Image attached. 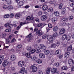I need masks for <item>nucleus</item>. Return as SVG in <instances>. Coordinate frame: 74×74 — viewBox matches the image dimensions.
I'll use <instances>...</instances> for the list:
<instances>
[{
  "instance_id": "obj_1",
  "label": "nucleus",
  "mask_w": 74,
  "mask_h": 74,
  "mask_svg": "<svg viewBox=\"0 0 74 74\" xmlns=\"http://www.w3.org/2000/svg\"><path fill=\"white\" fill-rule=\"evenodd\" d=\"M34 32H36V34L38 37H40V36H42V35H43V34H44L43 32L41 31H40V30H38V28L37 27L35 28L34 29Z\"/></svg>"
},
{
  "instance_id": "obj_2",
  "label": "nucleus",
  "mask_w": 74,
  "mask_h": 74,
  "mask_svg": "<svg viewBox=\"0 0 74 74\" xmlns=\"http://www.w3.org/2000/svg\"><path fill=\"white\" fill-rule=\"evenodd\" d=\"M62 40H64L66 39L67 41H69L71 39V36L69 35H67L66 34H64L62 36Z\"/></svg>"
},
{
  "instance_id": "obj_3",
  "label": "nucleus",
  "mask_w": 74,
  "mask_h": 74,
  "mask_svg": "<svg viewBox=\"0 0 74 74\" xmlns=\"http://www.w3.org/2000/svg\"><path fill=\"white\" fill-rule=\"evenodd\" d=\"M47 39L48 41L47 42V44H51L53 43V41L52 38V36H48L47 37Z\"/></svg>"
},
{
  "instance_id": "obj_4",
  "label": "nucleus",
  "mask_w": 74,
  "mask_h": 74,
  "mask_svg": "<svg viewBox=\"0 0 74 74\" xmlns=\"http://www.w3.org/2000/svg\"><path fill=\"white\" fill-rule=\"evenodd\" d=\"M31 69H32L33 72H36L37 70V68L36 67V65L34 64L31 66Z\"/></svg>"
},
{
  "instance_id": "obj_5",
  "label": "nucleus",
  "mask_w": 74,
  "mask_h": 74,
  "mask_svg": "<svg viewBox=\"0 0 74 74\" xmlns=\"http://www.w3.org/2000/svg\"><path fill=\"white\" fill-rule=\"evenodd\" d=\"M60 45V42L57 41L56 43L52 44L51 46V48H56V47H59Z\"/></svg>"
},
{
  "instance_id": "obj_6",
  "label": "nucleus",
  "mask_w": 74,
  "mask_h": 74,
  "mask_svg": "<svg viewBox=\"0 0 74 74\" xmlns=\"http://www.w3.org/2000/svg\"><path fill=\"white\" fill-rule=\"evenodd\" d=\"M38 48L42 49V51H44L46 49V46L43 44H40L39 45Z\"/></svg>"
},
{
  "instance_id": "obj_7",
  "label": "nucleus",
  "mask_w": 74,
  "mask_h": 74,
  "mask_svg": "<svg viewBox=\"0 0 74 74\" xmlns=\"http://www.w3.org/2000/svg\"><path fill=\"white\" fill-rule=\"evenodd\" d=\"M18 64L19 67H23L25 64V62L23 61H20L18 62Z\"/></svg>"
},
{
  "instance_id": "obj_8",
  "label": "nucleus",
  "mask_w": 74,
  "mask_h": 74,
  "mask_svg": "<svg viewBox=\"0 0 74 74\" xmlns=\"http://www.w3.org/2000/svg\"><path fill=\"white\" fill-rule=\"evenodd\" d=\"M68 63L70 66H72L74 63V61L72 59H70L68 60Z\"/></svg>"
},
{
  "instance_id": "obj_9",
  "label": "nucleus",
  "mask_w": 74,
  "mask_h": 74,
  "mask_svg": "<svg viewBox=\"0 0 74 74\" xmlns=\"http://www.w3.org/2000/svg\"><path fill=\"white\" fill-rule=\"evenodd\" d=\"M48 9V6L47 5H44L42 7V11H46Z\"/></svg>"
},
{
  "instance_id": "obj_10",
  "label": "nucleus",
  "mask_w": 74,
  "mask_h": 74,
  "mask_svg": "<svg viewBox=\"0 0 74 74\" xmlns=\"http://www.w3.org/2000/svg\"><path fill=\"white\" fill-rule=\"evenodd\" d=\"M16 2L17 3H18L20 7L22 6L23 4V2L22 1H20V0H15Z\"/></svg>"
},
{
  "instance_id": "obj_11",
  "label": "nucleus",
  "mask_w": 74,
  "mask_h": 74,
  "mask_svg": "<svg viewBox=\"0 0 74 74\" xmlns=\"http://www.w3.org/2000/svg\"><path fill=\"white\" fill-rule=\"evenodd\" d=\"M33 19H34V18L33 16H31L30 18V16H28L26 17V20H28V22H30V21L32 20H33Z\"/></svg>"
},
{
  "instance_id": "obj_12",
  "label": "nucleus",
  "mask_w": 74,
  "mask_h": 74,
  "mask_svg": "<svg viewBox=\"0 0 74 74\" xmlns=\"http://www.w3.org/2000/svg\"><path fill=\"white\" fill-rule=\"evenodd\" d=\"M66 32V30L64 28H62L61 29L59 32V34L60 35H62L65 33Z\"/></svg>"
},
{
  "instance_id": "obj_13",
  "label": "nucleus",
  "mask_w": 74,
  "mask_h": 74,
  "mask_svg": "<svg viewBox=\"0 0 74 74\" xmlns=\"http://www.w3.org/2000/svg\"><path fill=\"white\" fill-rule=\"evenodd\" d=\"M38 57L40 58H42V59H44L45 58V56L44 54L42 53H40L39 54Z\"/></svg>"
},
{
  "instance_id": "obj_14",
  "label": "nucleus",
  "mask_w": 74,
  "mask_h": 74,
  "mask_svg": "<svg viewBox=\"0 0 74 74\" xmlns=\"http://www.w3.org/2000/svg\"><path fill=\"white\" fill-rule=\"evenodd\" d=\"M16 57L15 55H12L10 56V60L12 61H14L16 59Z\"/></svg>"
},
{
  "instance_id": "obj_15",
  "label": "nucleus",
  "mask_w": 74,
  "mask_h": 74,
  "mask_svg": "<svg viewBox=\"0 0 74 74\" xmlns=\"http://www.w3.org/2000/svg\"><path fill=\"white\" fill-rule=\"evenodd\" d=\"M8 62L7 61V60H5L3 62L2 65L3 67H6L8 65Z\"/></svg>"
},
{
  "instance_id": "obj_16",
  "label": "nucleus",
  "mask_w": 74,
  "mask_h": 74,
  "mask_svg": "<svg viewBox=\"0 0 74 74\" xmlns=\"http://www.w3.org/2000/svg\"><path fill=\"white\" fill-rule=\"evenodd\" d=\"M31 60L33 62H35V61L37 60V57H36V56H31Z\"/></svg>"
},
{
  "instance_id": "obj_17",
  "label": "nucleus",
  "mask_w": 74,
  "mask_h": 74,
  "mask_svg": "<svg viewBox=\"0 0 74 74\" xmlns=\"http://www.w3.org/2000/svg\"><path fill=\"white\" fill-rule=\"evenodd\" d=\"M25 56L27 58L30 59L32 57V55L30 53H27L25 54Z\"/></svg>"
},
{
  "instance_id": "obj_18",
  "label": "nucleus",
  "mask_w": 74,
  "mask_h": 74,
  "mask_svg": "<svg viewBox=\"0 0 74 74\" xmlns=\"http://www.w3.org/2000/svg\"><path fill=\"white\" fill-rule=\"evenodd\" d=\"M47 16L46 15H43L41 17V19L42 21H45L47 19Z\"/></svg>"
},
{
  "instance_id": "obj_19",
  "label": "nucleus",
  "mask_w": 74,
  "mask_h": 74,
  "mask_svg": "<svg viewBox=\"0 0 74 74\" xmlns=\"http://www.w3.org/2000/svg\"><path fill=\"white\" fill-rule=\"evenodd\" d=\"M53 14L57 17H58L60 15V13L58 11H55L53 13Z\"/></svg>"
},
{
  "instance_id": "obj_20",
  "label": "nucleus",
  "mask_w": 74,
  "mask_h": 74,
  "mask_svg": "<svg viewBox=\"0 0 74 74\" xmlns=\"http://www.w3.org/2000/svg\"><path fill=\"white\" fill-rule=\"evenodd\" d=\"M21 16V15L20 13L16 14L15 16V18L16 19H19Z\"/></svg>"
},
{
  "instance_id": "obj_21",
  "label": "nucleus",
  "mask_w": 74,
  "mask_h": 74,
  "mask_svg": "<svg viewBox=\"0 0 74 74\" xmlns=\"http://www.w3.org/2000/svg\"><path fill=\"white\" fill-rule=\"evenodd\" d=\"M51 21L53 23H56L58 21V18L56 17H54L51 19Z\"/></svg>"
},
{
  "instance_id": "obj_22",
  "label": "nucleus",
  "mask_w": 74,
  "mask_h": 74,
  "mask_svg": "<svg viewBox=\"0 0 74 74\" xmlns=\"http://www.w3.org/2000/svg\"><path fill=\"white\" fill-rule=\"evenodd\" d=\"M68 69V67L67 66H64L61 67V70H67Z\"/></svg>"
},
{
  "instance_id": "obj_23",
  "label": "nucleus",
  "mask_w": 74,
  "mask_h": 74,
  "mask_svg": "<svg viewBox=\"0 0 74 74\" xmlns=\"http://www.w3.org/2000/svg\"><path fill=\"white\" fill-rule=\"evenodd\" d=\"M8 10L10 11H12L13 10V6L11 5L8 6Z\"/></svg>"
},
{
  "instance_id": "obj_24",
  "label": "nucleus",
  "mask_w": 74,
  "mask_h": 74,
  "mask_svg": "<svg viewBox=\"0 0 74 74\" xmlns=\"http://www.w3.org/2000/svg\"><path fill=\"white\" fill-rule=\"evenodd\" d=\"M65 21H66V22H68V18H63L61 20V22H65Z\"/></svg>"
},
{
  "instance_id": "obj_25",
  "label": "nucleus",
  "mask_w": 74,
  "mask_h": 74,
  "mask_svg": "<svg viewBox=\"0 0 74 74\" xmlns=\"http://www.w3.org/2000/svg\"><path fill=\"white\" fill-rule=\"evenodd\" d=\"M37 27H40L41 28H42V27H44V24H43L42 23H40V24H38L37 25Z\"/></svg>"
},
{
  "instance_id": "obj_26",
  "label": "nucleus",
  "mask_w": 74,
  "mask_h": 74,
  "mask_svg": "<svg viewBox=\"0 0 74 74\" xmlns=\"http://www.w3.org/2000/svg\"><path fill=\"white\" fill-rule=\"evenodd\" d=\"M10 17V14H5L3 16V18L5 19H7L8 18Z\"/></svg>"
},
{
  "instance_id": "obj_27",
  "label": "nucleus",
  "mask_w": 74,
  "mask_h": 74,
  "mask_svg": "<svg viewBox=\"0 0 74 74\" xmlns=\"http://www.w3.org/2000/svg\"><path fill=\"white\" fill-rule=\"evenodd\" d=\"M36 62L38 64H41V63H42V60L41 59H38L36 60Z\"/></svg>"
},
{
  "instance_id": "obj_28",
  "label": "nucleus",
  "mask_w": 74,
  "mask_h": 74,
  "mask_svg": "<svg viewBox=\"0 0 74 74\" xmlns=\"http://www.w3.org/2000/svg\"><path fill=\"white\" fill-rule=\"evenodd\" d=\"M70 53H66L64 55L65 58H69V56H70Z\"/></svg>"
},
{
  "instance_id": "obj_29",
  "label": "nucleus",
  "mask_w": 74,
  "mask_h": 74,
  "mask_svg": "<svg viewBox=\"0 0 74 74\" xmlns=\"http://www.w3.org/2000/svg\"><path fill=\"white\" fill-rule=\"evenodd\" d=\"M56 71H57V69L56 68H54L51 70V72L52 74H53L54 73H55Z\"/></svg>"
},
{
  "instance_id": "obj_30",
  "label": "nucleus",
  "mask_w": 74,
  "mask_h": 74,
  "mask_svg": "<svg viewBox=\"0 0 74 74\" xmlns=\"http://www.w3.org/2000/svg\"><path fill=\"white\" fill-rule=\"evenodd\" d=\"M58 29V27L57 26H55L53 28V32H57Z\"/></svg>"
},
{
  "instance_id": "obj_31",
  "label": "nucleus",
  "mask_w": 74,
  "mask_h": 74,
  "mask_svg": "<svg viewBox=\"0 0 74 74\" xmlns=\"http://www.w3.org/2000/svg\"><path fill=\"white\" fill-rule=\"evenodd\" d=\"M67 25V26H69L70 25V23H61L60 24V25L61 26H65V25Z\"/></svg>"
},
{
  "instance_id": "obj_32",
  "label": "nucleus",
  "mask_w": 74,
  "mask_h": 74,
  "mask_svg": "<svg viewBox=\"0 0 74 74\" xmlns=\"http://www.w3.org/2000/svg\"><path fill=\"white\" fill-rule=\"evenodd\" d=\"M8 6L6 5H3V8L4 10H8Z\"/></svg>"
},
{
  "instance_id": "obj_33",
  "label": "nucleus",
  "mask_w": 74,
  "mask_h": 74,
  "mask_svg": "<svg viewBox=\"0 0 74 74\" xmlns=\"http://www.w3.org/2000/svg\"><path fill=\"white\" fill-rule=\"evenodd\" d=\"M53 8H50L48 9L47 11L49 12H53Z\"/></svg>"
},
{
  "instance_id": "obj_34",
  "label": "nucleus",
  "mask_w": 74,
  "mask_h": 74,
  "mask_svg": "<svg viewBox=\"0 0 74 74\" xmlns=\"http://www.w3.org/2000/svg\"><path fill=\"white\" fill-rule=\"evenodd\" d=\"M36 51V50L34 49H33L32 50H30L29 51L30 53H31V54H33V53H34Z\"/></svg>"
},
{
  "instance_id": "obj_35",
  "label": "nucleus",
  "mask_w": 74,
  "mask_h": 74,
  "mask_svg": "<svg viewBox=\"0 0 74 74\" xmlns=\"http://www.w3.org/2000/svg\"><path fill=\"white\" fill-rule=\"evenodd\" d=\"M55 62V60L54 58H51L50 59V62L51 63V64H52L53 63H54Z\"/></svg>"
},
{
  "instance_id": "obj_36",
  "label": "nucleus",
  "mask_w": 74,
  "mask_h": 74,
  "mask_svg": "<svg viewBox=\"0 0 74 74\" xmlns=\"http://www.w3.org/2000/svg\"><path fill=\"white\" fill-rule=\"evenodd\" d=\"M58 32H56L55 33H54L53 34V37H56L57 36H58Z\"/></svg>"
},
{
  "instance_id": "obj_37",
  "label": "nucleus",
  "mask_w": 74,
  "mask_h": 74,
  "mask_svg": "<svg viewBox=\"0 0 74 74\" xmlns=\"http://www.w3.org/2000/svg\"><path fill=\"white\" fill-rule=\"evenodd\" d=\"M25 70V68L22 67L20 70V73H23V71H24Z\"/></svg>"
},
{
  "instance_id": "obj_38",
  "label": "nucleus",
  "mask_w": 74,
  "mask_h": 74,
  "mask_svg": "<svg viewBox=\"0 0 74 74\" xmlns=\"http://www.w3.org/2000/svg\"><path fill=\"white\" fill-rule=\"evenodd\" d=\"M50 53V51L48 50H46L45 51V55H48Z\"/></svg>"
},
{
  "instance_id": "obj_39",
  "label": "nucleus",
  "mask_w": 74,
  "mask_h": 74,
  "mask_svg": "<svg viewBox=\"0 0 74 74\" xmlns=\"http://www.w3.org/2000/svg\"><path fill=\"white\" fill-rule=\"evenodd\" d=\"M72 50V46H70L68 47L67 48V51H71Z\"/></svg>"
},
{
  "instance_id": "obj_40",
  "label": "nucleus",
  "mask_w": 74,
  "mask_h": 74,
  "mask_svg": "<svg viewBox=\"0 0 74 74\" xmlns=\"http://www.w3.org/2000/svg\"><path fill=\"white\" fill-rule=\"evenodd\" d=\"M66 11V9L65 8H62V9L61 13L62 14H64Z\"/></svg>"
},
{
  "instance_id": "obj_41",
  "label": "nucleus",
  "mask_w": 74,
  "mask_h": 74,
  "mask_svg": "<svg viewBox=\"0 0 74 74\" xmlns=\"http://www.w3.org/2000/svg\"><path fill=\"white\" fill-rule=\"evenodd\" d=\"M51 71V68H48L47 70L46 71V73L47 74H49V73H50V71Z\"/></svg>"
},
{
  "instance_id": "obj_42",
  "label": "nucleus",
  "mask_w": 74,
  "mask_h": 74,
  "mask_svg": "<svg viewBox=\"0 0 74 74\" xmlns=\"http://www.w3.org/2000/svg\"><path fill=\"white\" fill-rule=\"evenodd\" d=\"M27 50V51H30L32 49V47L31 46H28L26 48Z\"/></svg>"
},
{
  "instance_id": "obj_43",
  "label": "nucleus",
  "mask_w": 74,
  "mask_h": 74,
  "mask_svg": "<svg viewBox=\"0 0 74 74\" xmlns=\"http://www.w3.org/2000/svg\"><path fill=\"white\" fill-rule=\"evenodd\" d=\"M32 34H30L28 35L26 37L27 38H32Z\"/></svg>"
},
{
  "instance_id": "obj_44",
  "label": "nucleus",
  "mask_w": 74,
  "mask_h": 74,
  "mask_svg": "<svg viewBox=\"0 0 74 74\" xmlns=\"http://www.w3.org/2000/svg\"><path fill=\"white\" fill-rule=\"evenodd\" d=\"M6 2L8 4H11L12 3L11 0H6Z\"/></svg>"
},
{
  "instance_id": "obj_45",
  "label": "nucleus",
  "mask_w": 74,
  "mask_h": 74,
  "mask_svg": "<svg viewBox=\"0 0 74 74\" xmlns=\"http://www.w3.org/2000/svg\"><path fill=\"white\" fill-rule=\"evenodd\" d=\"M12 27H13L12 25V24H10V23H9V25H8V29H12Z\"/></svg>"
},
{
  "instance_id": "obj_46",
  "label": "nucleus",
  "mask_w": 74,
  "mask_h": 74,
  "mask_svg": "<svg viewBox=\"0 0 74 74\" xmlns=\"http://www.w3.org/2000/svg\"><path fill=\"white\" fill-rule=\"evenodd\" d=\"M54 65L56 66V67H59V65H60V64L58 62H57V63H54Z\"/></svg>"
},
{
  "instance_id": "obj_47",
  "label": "nucleus",
  "mask_w": 74,
  "mask_h": 74,
  "mask_svg": "<svg viewBox=\"0 0 74 74\" xmlns=\"http://www.w3.org/2000/svg\"><path fill=\"white\" fill-rule=\"evenodd\" d=\"M47 37H48L47 35H44L42 36V39H45Z\"/></svg>"
},
{
  "instance_id": "obj_48",
  "label": "nucleus",
  "mask_w": 74,
  "mask_h": 74,
  "mask_svg": "<svg viewBox=\"0 0 74 74\" xmlns=\"http://www.w3.org/2000/svg\"><path fill=\"white\" fill-rule=\"evenodd\" d=\"M33 44L34 48H37V47L38 45L37 44V43H34Z\"/></svg>"
},
{
  "instance_id": "obj_49",
  "label": "nucleus",
  "mask_w": 74,
  "mask_h": 74,
  "mask_svg": "<svg viewBox=\"0 0 74 74\" xmlns=\"http://www.w3.org/2000/svg\"><path fill=\"white\" fill-rule=\"evenodd\" d=\"M42 14V11H39L38 12V16H41Z\"/></svg>"
},
{
  "instance_id": "obj_50",
  "label": "nucleus",
  "mask_w": 74,
  "mask_h": 74,
  "mask_svg": "<svg viewBox=\"0 0 74 74\" xmlns=\"http://www.w3.org/2000/svg\"><path fill=\"white\" fill-rule=\"evenodd\" d=\"M49 2L50 3V4H54V1H51V0H49Z\"/></svg>"
},
{
  "instance_id": "obj_51",
  "label": "nucleus",
  "mask_w": 74,
  "mask_h": 74,
  "mask_svg": "<svg viewBox=\"0 0 74 74\" xmlns=\"http://www.w3.org/2000/svg\"><path fill=\"white\" fill-rule=\"evenodd\" d=\"M32 41V38H28L27 39V41L28 42H31Z\"/></svg>"
},
{
  "instance_id": "obj_52",
  "label": "nucleus",
  "mask_w": 74,
  "mask_h": 74,
  "mask_svg": "<svg viewBox=\"0 0 74 74\" xmlns=\"http://www.w3.org/2000/svg\"><path fill=\"white\" fill-rule=\"evenodd\" d=\"M4 57L3 56H0V60L1 61L4 60Z\"/></svg>"
},
{
  "instance_id": "obj_53",
  "label": "nucleus",
  "mask_w": 74,
  "mask_h": 74,
  "mask_svg": "<svg viewBox=\"0 0 74 74\" xmlns=\"http://www.w3.org/2000/svg\"><path fill=\"white\" fill-rule=\"evenodd\" d=\"M9 17L10 18H14V14L13 13H11L10 15H9Z\"/></svg>"
},
{
  "instance_id": "obj_54",
  "label": "nucleus",
  "mask_w": 74,
  "mask_h": 74,
  "mask_svg": "<svg viewBox=\"0 0 74 74\" xmlns=\"http://www.w3.org/2000/svg\"><path fill=\"white\" fill-rule=\"evenodd\" d=\"M62 7H63V4L61 3L59 5V9H62Z\"/></svg>"
},
{
  "instance_id": "obj_55",
  "label": "nucleus",
  "mask_w": 74,
  "mask_h": 74,
  "mask_svg": "<svg viewBox=\"0 0 74 74\" xmlns=\"http://www.w3.org/2000/svg\"><path fill=\"white\" fill-rule=\"evenodd\" d=\"M63 54H62L58 56V58H59V59H62V58H63Z\"/></svg>"
},
{
  "instance_id": "obj_56",
  "label": "nucleus",
  "mask_w": 74,
  "mask_h": 74,
  "mask_svg": "<svg viewBox=\"0 0 74 74\" xmlns=\"http://www.w3.org/2000/svg\"><path fill=\"white\" fill-rule=\"evenodd\" d=\"M15 41L16 42V40L15 39V38H13V39H12V40L11 41V42H12H12H15Z\"/></svg>"
},
{
  "instance_id": "obj_57",
  "label": "nucleus",
  "mask_w": 74,
  "mask_h": 74,
  "mask_svg": "<svg viewBox=\"0 0 74 74\" xmlns=\"http://www.w3.org/2000/svg\"><path fill=\"white\" fill-rule=\"evenodd\" d=\"M59 50H58L56 51L55 53L56 55H58L59 53Z\"/></svg>"
},
{
  "instance_id": "obj_58",
  "label": "nucleus",
  "mask_w": 74,
  "mask_h": 74,
  "mask_svg": "<svg viewBox=\"0 0 74 74\" xmlns=\"http://www.w3.org/2000/svg\"><path fill=\"white\" fill-rule=\"evenodd\" d=\"M36 52V53H40L41 52V50L39 49H37Z\"/></svg>"
},
{
  "instance_id": "obj_59",
  "label": "nucleus",
  "mask_w": 74,
  "mask_h": 74,
  "mask_svg": "<svg viewBox=\"0 0 74 74\" xmlns=\"http://www.w3.org/2000/svg\"><path fill=\"white\" fill-rule=\"evenodd\" d=\"M17 48H22V45H19L17 46Z\"/></svg>"
},
{
  "instance_id": "obj_60",
  "label": "nucleus",
  "mask_w": 74,
  "mask_h": 74,
  "mask_svg": "<svg viewBox=\"0 0 74 74\" xmlns=\"http://www.w3.org/2000/svg\"><path fill=\"white\" fill-rule=\"evenodd\" d=\"M73 16H70L69 17V19L70 20H72L73 19Z\"/></svg>"
},
{
  "instance_id": "obj_61",
  "label": "nucleus",
  "mask_w": 74,
  "mask_h": 74,
  "mask_svg": "<svg viewBox=\"0 0 74 74\" xmlns=\"http://www.w3.org/2000/svg\"><path fill=\"white\" fill-rule=\"evenodd\" d=\"M6 32H11V29H6L5 30Z\"/></svg>"
},
{
  "instance_id": "obj_62",
  "label": "nucleus",
  "mask_w": 74,
  "mask_h": 74,
  "mask_svg": "<svg viewBox=\"0 0 74 74\" xmlns=\"http://www.w3.org/2000/svg\"><path fill=\"white\" fill-rule=\"evenodd\" d=\"M38 74H43V73L41 71H39Z\"/></svg>"
},
{
  "instance_id": "obj_63",
  "label": "nucleus",
  "mask_w": 74,
  "mask_h": 74,
  "mask_svg": "<svg viewBox=\"0 0 74 74\" xmlns=\"http://www.w3.org/2000/svg\"><path fill=\"white\" fill-rule=\"evenodd\" d=\"M71 71H74V66H72L71 68Z\"/></svg>"
},
{
  "instance_id": "obj_64",
  "label": "nucleus",
  "mask_w": 74,
  "mask_h": 74,
  "mask_svg": "<svg viewBox=\"0 0 74 74\" xmlns=\"http://www.w3.org/2000/svg\"><path fill=\"white\" fill-rule=\"evenodd\" d=\"M22 74H27V71H24L23 72Z\"/></svg>"
}]
</instances>
